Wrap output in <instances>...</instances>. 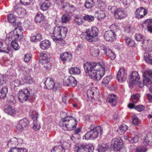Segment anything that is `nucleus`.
I'll list each match as a JSON object with an SVG mask.
<instances>
[{"mask_svg":"<svg viewBox=\"0 0 152 152\" xmlns=\"http://www.w3.org/2000/svg\"><path fill=\"white\" fill-rule=\"evenodd\" d=\"M117 26L114 24H112L110 26V29H111L110 31H114L115 33L117 30Z\"/></svg>","mask_w":152,"mask_h":152,"instance_id":"64","label":"nucleus"},{"mask_svg":"<svg viewBox=\"0 0 152 152\" xmlns=\"http://www.w3.org/2000/svg\"><path fill=\"white\" fill-rule=\"evenodd\" d=\"M111 78V76H106L104 77L103 79V81L101 83V85L102 87H105L106 84H107L110 81Z\"/></svg>","mask_w":152,"mask_h":152,"instance_id":"36","label":"nucleus"},{"mask_svg":"<svg viewBox=\"0 0 152 152\" xmlns=\"http://www.w3.org/2000/svg\"><path fill=\"white\" fill-rule=\"evenodd\" d=\"M69 72L71 74L78 75L80 73V69L77 67H72L69 69Z\"/></svg>","mask_w":152,"mask_h":152,"instance_id":"31","label":"nucleus"},{"mask_svg":"<svg viewBox=\"0 0 152 152\" xmlns=\"http://www.w3.org/2000/svg\"><path fill=\"white\" fill-rule=\"evenodd\" d=\"M94 19V16L90 15H87L83 17V19L85 20L91 22L93 21Z\"/></svg>","mask_w":152,"mask_h":152,"instance_id":"52","label":"nucleus"},{"mask_svg":"<svg viewBox=\"0 0 152 152\" xmlns=\"http://www.w3.org/2000/svg\"><path fill=\"white\" fill-rule=\"evenodd\" d=\"M40 57L42 60L45 61V62L47 63L49 62V59L50 58V55L46 52H43L41 53L40 54Z\"/></svg>","mask_w":152,"mask_h":152,"instance_id":"23","label":"nucleus"},{"mask_svg":"<svg viewBox=\"0 0 152 152\" xmlns=\"http://www.w3.org/2000/svg\"><path fill=\"white\" fill-rule=\"evenodd\" d=\"M107 102H109L112 106H115L117 102L116 96L114 94H111L108 96L107 99Z\"/></svg>","mask_w":152,"mask_h":152,"instance_id":"21","label":"nucleus"},{"mask_svg":"<svg viewBox=\"0 0 152 152\" xmlns=\"http://www.w3.org/2000/svg\"><path fill=\"white\" fill-rule=\"evenodd\" d=\"M18 144V139L16 137H13L11 139L10 141L8 143V145L12 147Z\"/></svg>","mask_w":152,"mask_h":152,"instance_id":"40","label":"nucleus"},{"mask_svg":"<svg viewBox=\"0 0 152 152\" xmlns=\"http://www.w3.org/2000/svg\"><path fill=\"white\" fill-rule=\"evenodd\" d=\"M135 39L137 41H142L143 42L142 43V44L143 45V44L147 43L148 42V40H145L143 38V37L142 34H136L135 36Z\"/></svg>","mask_w":152,"mask_h":152,"instance_id":"30","label":"nucleus"},{"mask_svg":"<svg viewBox=\"0 0 152 152\" xmlns=\"http://www.w3.org/2000/svg\"><path fill=\"white\" fill-rule=\"evenodd\" d=\"M84 69L86 75L95 80H100L104 74V64L96 63H89L84 65Z\"/></svg>","mask_w":152,"mask_h":152,"instance_id":"1","label":"nucleus"},{"mask_svg":"<svg viewBox=\"0 0 152 152\" xmlns=\"http://www.w3.org/2000/svg\"><path fill=\"white\" fill-rule=\"evenodd\" d=\"M125 40L127 45L129 47H133L135 45L134 41L129 38L125 37Z\"/></svg>","mask_w":152,"mask_h":152,"instance_id":"37","label":"nucleus"},{"mask_svg":"<svg viewBox=\"0 0 152 152\" xmlns=\"http://www.w3.org/2000/svg\"><path fill=\"white\" fill-rule=\"evenodd\" d=\"M115 34L114 31H108L105 32L104 34L105 39L107 41H113L115 37Z\"/></svg>","mask_w":152,"mask_h":152,"instance_id":"17","label":"nucleus"},{"mask_svg":"<svg viewBox=\"0 0 152 152\" xmlns=\"http://www.w3.org/2000/svg\"><path fill=\"white\" fill-rule=\"evenodd\" d=\"M144 57L147 63L152 65V56H151L148 53H144Z\"/></svg>","mask_w":152,"mask_h":152,"instance_id":"29","label":"nucleus"},{"mask_svg":"<svg viewBox=\"0 0 152 152\" xmlns=\"http://www.w3.org/2000/svg\"><path fill=\"white\" fill-rule=\"evenodd\" d=\"M130 78L129 80V86L134 84L136 82H137L140 78L139 75L138 73L136 72H133L130 75Z\"/></svg>","mask_w":152,"mask_h":152,"instance_id":"15","label":"nucleus"},{"mask_svg":"<svg viewBox=\"0 0 152 152\" xmlns=\"http://www.w3.org/2000/svg\"><path fill=\"white\" fill-rule=\"evenodd\" d=\"M86 39L90 42H95L97 41V39L96 38L98 33L97 28L94 27L90 29L87 30L86 31Z\"/></svg>","mask_w":152,"mask_h":152,"instance_id":"5","label":"nucleus"},{"mask_svg":"<svg viewBox=\"0 0 152 152\" xmlns=\"http://www.w3.org/2000/svg\"><path fill=\"white\" fill-rule=\"evenodd\" d=\"M8 91V88L6 86L1 88L0 91V97L1 99H4L6 97Z\"/></svg>","mask_w":152,"mask_h":152,"instance_id":"32","label":"nucleus"},{"mask_svg":"<svg viewBox=\"0 0 152 152\" xmlns=\"http://www.w3.org/2000/svg\"><path fill=\"white\" fill-rule=\"evenodd\" d=\"M61 116L62 118V120L61 121H63L66 118H68V119H70L69 118V116H67V114L66 112H62L61 113Z\"/></svg>","mask_w":152,"mask_h":152,"instance_id":"59","label":"nucleus"},{"mask_svg":"<svg viewBox=\"0 0 152 152\" xmlns=\"http://www.w3.org/2000/svg\"><path fill=\"white\" fill-rule=\"evenodd\" d=\"M89 129L90 131H88L84 137L86 140L90 138L95 139L97 137L99 133L101 134L102 133V129L99 126L95 127L94 125H92L89 127Z\"/></svg>","mask_w":152,"mask_h":152,"instance_id":"4","label":"nucleus"},{"mask_svg":"<svg viewBox=\"0 0 152 152\" xmlns=\"http://www.w3.org/2000/svg\"><path fill=\"white\" fill-rule=\"evenodd\" d=\"M114 15L117 19H121L126 17V12L123 9L119 8L115 11Z\"/></svg>","mask_w":152,"mask_h":152,"instance_id":"14","label":"nucleus"},{"mask_svg":"<svg viewBox=\"0 0 152 152\" xmlns=\"http://www.w3.org/2000/svg\"><path fill=\"white\" fill-rule=\"evenodd\" d=\"M70 19V16L68 14H65L62 16L61 19L63 23H66L69 22Z\"/></svg>","mask_w":152,"mask_h":152,"instance_id":"42","label":"nucleus"},{"mask_svg":"<svg viewBox=\"0 0 152 152\" xmlns=\"http://www.w3.org/2000/svg\"><path fill=\"white\" fill-rule=\"evenodd\" d=\"M68 79L67 78V76L65 77L64 79L63 80V84L65 86H70V83Z\"/></svg>","mask_w":152,"mask_h":152,"instance_id":"57","label":"nucleus"},{"mask_svg":"<svg viewBox=\"0 0 152 152\" xmlns=\"http://www.w3.org/2000/svg\"><path fill=\"white\" fill-rule=\"evenodd\" d=\"M82 147H79V146H76L74 148L75 152H85L86 151L85 150L81 149Z\"/></svg>","mask_w":152,"mask_h":152,"instance_id":"58","label":"nucleus"},{"mask_svg":"<svg viewBox=\"0 0 152 152\" xmlns=\"http://www.w3.org/2000/svg\"><path fill=\"white\" fill-rule=\"evenodd\" d=\"M23 35V31L22 28L18 26L9 33L8 39L10 40L12 39L20 40L22 38Z\"/></svg>","mask_w":152,"mask_h":152,"instance_id":"6","label":"nucleus"},{"mask_svg":"<svg viewBox=\"0 0 152 152\" xmlns=\"http://www.w3.org/2000/svg\"><path fill=\"white\" fill-rule=\"evenodd\" d=\"M4 112L8 115L13 116L15 115L16 111L12 107L9 105H5L4 107Z\"/></svg>","mask_w":152,"mask_h":152,"instance_id":"16","label":"nucleus"},{"mask_svg":"<svg viewBox=\"0 0 152 152\" xmlns=\"http://www.w3.org/2000/svg\"><path fill=\"white\" fill-rule=\"evenodd\" d=\"M135 109L137 111L140 112L144 110L145 107L141 105H138L135 107Z\"/></svg>","mask_w":152,"mask_h":152,"instance_id":"55","label":"nucleus"},{"mask_svg":"<svg viewBox=\"0 0 152 152\" xmlns=\"http://www.w3.org/2000/svg\"><path fill=\"white\" fill-rule=\"evenodd\" d=\"M139 121V119L137 116L135 115L134 116L133 119V123L136 125H138Z\"/></svg>","mask_w":152,"mask_h":152,"instance_id":"62","label":"nucleus"},{"mask_svg":"<svg viewBox=\"0 0 152 152\" xmlns=\"http://www.w3.org/2000/svg\"><path fill=\"white\" fill-rule=\"evenodd\" d=\"M108 148V145L106 144H103L99 148L98 151L99 152H104Z\"/></svg>","mask_w":152,"mask_h":152,"instance_id":"45","label":"nucleus"},{"mask_svg":"<svg viewBox=\"0 0 152 152\" xmlns=\"http://www.w3.org/2000/svg\"><path fill=\"white\" fill-rule=\"evenodd\" d=\"M63 8H69L70 9H71L72 10H74V7L71 4H70L69 3H67L66 5V6H63Z\"/></svg>","mask_w":152,"mask_h":152,"instance_id":"63","label":"nucleus"},{"mask_svg":"<svg viewBox=\"0 0 152 152\" xmlns=\"http://www.w3.org/2000/svg\"><path fill=\"white\" fill-rule=\"evenodd\" d=\"M44 18V15L40 12H38L35 17L34 20L37 23H40L43 20Z\"/></svg>","mask_w":152,"mask_h":152,"instance_id":"27","label":"nucleus"},{"mask_svg":"<svg viewBox=\"0 0 152 152\" xmlns=\"http://www.w3.org/2000/svg\"><path fill=\"white\" fill-rule=\"evenodd\" d=\"M51 43L48 40H45L40 42V46L42 49H46L49 48L50 45Z\"/></svg>","mask_w":152,"mask_h":152,"instance_id":"24","label":"nucleus"},{"mask_svg":"<svg viewBox=\"0 0 152 152\" xmlns=\"http://www.w3.org/2000/svg\"><path fill=\"white\" fill-rule=\"evenodd\" d=\"M31 55L30 53H27L24 55V60L26 62H28L31 58Z\"/></svg>","mask_w":152,"mask_h":152,"instance_id":"53","label":"nucleus"},{"mask_svg":"<svg viewBox=\"0 0 152 152\" xmlns=\"http://www.w3.org/2000/svg\"><path fill=\"white\" fill-rule=\"evenodd\" d=\"M144 142L146 143V145H152V137L147 136L144 139Z\"/></svg>","mask_w":152,"mask_h":152,"instance_id":"46","label":"nucleus"},{"mask_svg":"<svg viewBox=\"0 0 152 152\" xmlns=\"http://www.w3.org/2000/svg\"><path fill=\"white\" fill-rule=\"evenodd\" d=\"M94 5L93 0H86L84 6L87 9H90L94 7Z\"/></svg>","mask_w":152,"mask_h":152,"instance_id":"34","label":"nucleus"},{"mask_svg":"<svg viewBox=\"0 0 152 152\" xmlns=\"http://www.w3.org/2000/svg\"><path fill=\"white\" fill-rule=\"evenodd\" d=\"M29 124L28 120L26 118H24L20 120L17 124L16 128L17 129L22 131L25 129Z\"/></svg>","mask_w":152,"mask_h":152,"instance_id":"9","label":"nucleus"},{"mask_svg":"<svg viewBox=\"0 0 152 152\" xmlns=\"http://www.w3.org/2000/svg\"><path fill=\"white\" fill-rule=\"evenodd\" d=\"M69 118H66L63 121H61L59 126L65 130L72 131L75 129L77 125L76 120L72 116H69Z\"/></svg>","mask_w":152,"mask_h":152,"instance_id":"3","label":"nucleus"},{"mask_svg":"<svg viewBox=\"0 0 152 152\" xmlns=\"http://www.w3.org/2000/svg\"><path fill=\"white\" fill-rule=\"evenodd\" d=\"M140 96L138 94H135L131 96L132 101L133 103H136L139 99Z\"/></svg>","mask_w":152,"mask_h":152,"instance_id":"49","label":"nucleus"},{"mask_svg":"<svg viewBox=\"0 0 152 152\" xmlns=\"http://www.w3.org/2000/svg\"><path fill=\"white\" fill-rule=\"evenodd\" d=\"M72 58V54L69 52L63 53L60 55V59L63 62L66 61H69Z\"/></svg>","mask_w":152,"mask_h":152,"instance_id":"19","label":"nucleus"},{"mask_svg":"<svg viewBox=\"0 0 152 152\" xmlns=\"http://www.w3.org/2000/svg\"><path fill=\"white\" fill-rule=\"evenodd\" d=\"M67 32V29L65 27L56 26L54 29L53 33L50 36L56 42L59 43L63 38H65Z\"/></svg>","mask_w":152,"mask_h":152,"instance_id":"2","label":"nucleus"},{"mask_svg":"<svg viewBox=\"0 0 152 152\" xmlns=\"http://www.w3.org/2000/svg\"><path fill=\"white\" fill-rule=\"evenodd\" d=\"M143 76L144 77H152V70L150 69H147L145 71L143 74Z\"/></svg>","mask_w":152,"mask_h":152,"instance_id":"44","label":"nucleus"},{"mask_svg":"<svg viewBox=\"0 0 152 152\" xmlns=\"http://www.w3.org/2000/svg\"><path fill=\"white\" fill-rule=\"evenodd\" d=\"M90 51L91 55L94 56H97L99 54V51L96 46L91 47Z\"/></svg>","mask_w":152,"mask_h":152,"instance_id":"26","label":"nucleus"},{"mask_svg":"<svg viewBox=\"0 0 152 152\" xmlns=\"http://www.w3.org/2000/svg\"><path fill=\"white\" fill-rule=\"evenodd\" d=\"M79 147H82L81 148V149L85 150L86 151L85 152H93L94 151V148L93 146L91 145H87L86 146L84 145H82L79 146Z\"/></svg>","mask_w":152,"mask_h":152,"instance_id":"28","label":"nucleus"},{"mask_svg":"<svg viewBox=\"0 0 152 152\" xmlns=\"http://www.w3.org/2000/svg\"><path fill=\"white\" fill-rule=\"evenodd\" d=\"M44 84L45 85V88L52 89L54 91L56 89V88L55 87L54 83L50 78H47L45 81L44 82Z\"/></svg>","mask_w":152,"mask_h":152,"instance_id":"13","label":"nucleus"},{"mask_svg":"<svg viewBox=\"0 0 152 152\" xmlns=\"http://www.w3.org/2000/svg\"><path fill=\"white\" fill-rule=\"evenodd\" d=\"M23 81L26 83L29 84H31L33 83L32 78L31 76L29 75H27L25 76L23 79Z\"/></svg>","mask_w":152,"mask_h":152,"instance_id":"38","label":"nucleus"},{"mask_svg":"<svg viewBox=\"0 0 152 152\" xmlns=\"http://www.w3.org/2000/svg\"><path fill=\"white\" fill-rule=\"evenodd\" d=\"M127 74L124 69L120 68L118 71L117 75V78L118 81L123 82L125 80Z\"/></svg>","mask_w":152,"mask_h":152,"instance_id":"12","label":"nucleus"},{"mask_svg":"<svg viewBox=\"0 0 152 152\" xmlns=\"http://www.w3.org/2000/svg\"><path fill=\"white\" fill-rule=\"evenodd\" d=\"M6 82V79L4 75H2L0 77V85L4 84Z\"/></svg>","mask_w":152,"mask_h":152,"instance_id":"61","label":"nucleus"},{"mask_svg":"<svg viewBox=\"0 0 152 152\" xmlns=\"http://www.w3.org/2000/svg\"><path fill=\"white\" fill-rule=\"evenodd\" d=\"M29 114L33 119L36 120L38 116V113L35 111L30 110L29 111Z\"/></svg>","mask_w":152,"mask_h":152,"instance_id":"50","label":"nucleus"},{"mask_svg":"<svg viewBox=\"0 0 152 152\" xmlns=\"http://www.w3.org/2000/svg\"><path fill=\"white\" fill-rule=\"evenodd\" d=\"M140 26L143 28H146L148 31L152 32V20L151 19L146 20Z\"/></svg>","mask_w":152,"mask_h":152,"instance_id":"18","label":"nucleus"},{"mask_svg":"<svg viewBox=\"0 0 152 152\" xmlns=\"http://www.w3.org/2000/svg\"><path fill=\"white\" fill-rule=\"evenodd\" d=\"M147 9L144 8L143 7H140L137 9L135 12V17L137 19H141L143 18L147 13Z\"/></svg>","mask_w":152,"mask_h":152,"instance_id":"10","label":"nucleus"},{"mask_svg":"<svg viewBox=\"0 0 152 152\" xmlns=\"http://www.w3.org/2000/svg\"><path fill=\"white\" fill-rule=\"evenodd\" d=\"M147 150V149L144 147H139L136 149L137 151L138 152H145Z\"/></svg>","mask_w":152,"mask_h":152,"instance_id":"60","label":"nucleus"},{"mask_svg":"<svg viewBox=\"0 0 152 152\" xmlns=\"http://www.w3.org/2000/svg\"><path fill=\"white\" fill-rule=\"evenodd\" d=\"M102 48H103V50H104V53L111 59L114 60L115 59L116 56L115 55L111 50L104 46H102Z\"/></svg>","mask_w":152,"mask_h":152,"instance_id":"20","label":"nucleus"},{"mask_svg":"<svg viewBox=\"0 0 152 152\" xmlns=\"http://www.w3.org/2000/svg\"><path fill=\"white\" fill-rule=\"evenodd\" d=\"M73 23L77 25H80L83 23V19L80 17L76 16L73 21Z\"/></svg>","mask_w":152,"mask_h":152,"instance_id":"41","label":"nucleus"},{"mask_svg":"<svg viewBox=\"0 0 152 152\" xmlns=\"http://www.w3.org/2000/svg\"><path fill=\"white\" fill-rule=\"evenodd\" d=\"M133 1V0H122V2L124 5L127 6L129 5Z\"/></svg>","mask_w":152,"mask_h":152,"instance_id":"54","label":"nucleus"},{"mask_svg":"<svg viewBox=\"0 0 152 152\" xmlns=\"http://www.w3.org/2000/svg\"><path fill=\"white\" fill-rule=\"evenodd\" d=\"M123 144V141L120 137L114 138L111 141V145L113 146L115 151H120L122 148Z\"/></svg>","mask_w":152,"mask_h":152,"instance_id":"7","label":"nucleus"},{"mask_svg":"<svg viewBox=\"0 0 152 152\" xmlns=\"http://www.w3.org/2000/svg\"><path fill=\"white\" fill-rule=\"evenodd\" d=\"M143 83L148 87H151L152 85V82L151 80L148 77H144Z\"/></svg>","mask_w":152,"mask_h":152,"instance_id":"35","label":"nucleus"},{"mask_svg":"<svg viewBox=\"0 0 152 152\" xmlns=\"http://www.w3.org/2000/svg\"><path fill=\"white\" fill-rule=\"evenodd\" d=\"M11 45L12 47L15 50H18L19 48L17 42L15 40H12Z\"/></svg>","mask_w":152,"mask_h":152,"instance_id":"47","label":"nucleus"},{"mask_svg":"<svg viewBox=\"0 0 152 152\" xmlns=\"http://www.w3.org/2000/svg\"><path fill=\"white\" fill-rule=\"evenodd\" d=\"M7 18L9 21L12 23L15 22L16 20L15 16L12 14L8 15Z\"/></svg>","mask_w":152,"mask_h":152,"instance_id":"48","label":"nucleus"},{"mask_svg":"<svg viewBox=\"0 0 152 152\" xmlns=\"http://www.w3.org/2000/svg\"><path fill=\"white\" fill-rule=\"evenodd\" d=\"M49 6V5L47 3H44L40 6V9L43 11L47 10Z\"/></svg>","mask_w":152,"mask_h":152,"instance_id":"51","label":"nucleus"},{"mask_svg":"<svg viewBox=\"0 0 152 152\" xmlns=\"http://www.w3.org/2000/svg\"><path fill=\"white\" fill-rule=\"evenodd\" d=\"M128 128V126L126 125L122 124L119 126L117 131L121 135H122L125 133Z\"/></svg>","mask_w":152,"mask_h":152,"instance_id":"25","label":"nucleus"},{"mask_svg":"<svg viewBox=\"0 0 152 152\" xmlns=\"http://www.w3.org/2000/svg\"><path fill=\"white\" fill-rule=\"evenodd\" d=\"M29 92L27 89L20 91L18 93V99L21 102H23L28 99Z\"/></svg>","mask_w":152,"mask_h":152,"instance_id":"8","label":"nucleus"},{"mask_svg":"<svg viewBox=\"0 0 152 152\" xmlns=\"http://www.w3.org/2000/svg\"><path fill=\"white\" fill-rule=\"evenodd\" d=\"M15 12L18 17L22 18L26 14V10L22 8L17 7L15 8Z\"/></svg>","mask_w":152,"mask_h":152,"instance_id":"22","label":"nucleus"},{"mask_svg":"<svg viewBox=\"0 0 152 152\" xmlns=\"http://www.w3.org/2000/svg\"><path fill=\"white\" fill-rule=\"evenodd\" d=\"M139 137L137 135L135 136L134 137H127L125 138V139H127L128 141L131 143H136L137 142L138 140Z\"/></svg>","mask_w":152,"mask_h":152,"instance_id":"43","label":"nucleus"},{"mask_svg":"<svg viewBox=\"0 0 152 152\" xmlns=\"http://www.w3.org/2000/svg\"><path fill=\"white\" fill-rule=\"evenodd\" d=\"M40 128V124L39 122L36 120H34L33 121V129L35 131L39 130Z\"/></svg>","mask_w":152,"mask_h":152,"instance_id":"39","label":"nucleus"},{"mask_svg":"<svg viewBox=\"0 0 152 152\" xmlns=\"http://www.w3.org/2000/svg\"><path fill=\"white\" fill-rule=\"evenodd\" d=\"M87 96L88 98L91 97L93 100V99L94 100L95 98H98V91L94 88H91L87 90Z\"/></svg>","mask_w":152,"mask_h":152,"instance_id":"11","label":"nucleus"},{"mask_svg":"<svg viewBox=\"0 0 152 152\" xmlns=\"http://www.w3.org/2000/svg\"><path fill=\"white\" fill-rule=\"evenodd\" d=\"M65 149L61 145L54 147L51 152H65Z\"/></svg>","mask_w":152,"mask_h":152,"instance_id":"33","label":"nucleus"},{"mask_svg":"<svg viewBox=\"0 0 152 152\" xmlns=\"http://www.w3.org/2000/svg\"><path fill=\"white\" fill-rule=\"evenodd\" d=\"M105 14L104 11H100L98 13L97 17L99 19H102L104 18Z\"/></svg>","mask_w":152,"mask_h":152,"instance_id":"56","label":"nucleus"}]
</instances>
